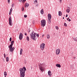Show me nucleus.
I'll use <instances>...</instances> for the list:
<instances>
[{"label":"nucleus","instance_id":"nucleus-1","mask_svg":"<svg viewBox=\"0 0 77 77\" xmlns=\"http://www.w3.org/2000/svg\"><path fill=\"white\" fill-rule=\"evenodd\" d=\"M19 71H20V77H24L25 76V72L26 71V67H23V68L20 69Z\"/></svg>","mask_w":77,"mask_h":77},{"label":"nucleus","instance_id":"nucleus-2","mask_svg":"<svg viewBox=\"0 0 77 77\" xmlns=\"http://www.w3.org/2000/svg\"><path fill=\"white\" fill-rule=\"evenodd\" d=\"M33 33H34V31H32V33H31L30 34L31 38L32 39L34 40V41H36V36H37L38 38H39V34H37L36 33H34L33 34Z\"/></svg>","mask_w":77,"mask_h":77},{"label":"nucleus","instance_id":"nucleus-3","mask_svg":"<svg viewBox=\"0 0 77 77\" xmlns=\"http://www.w3.org/2000/svg\"><path fill=\"white\" fill-rule=\"evenodd\" d=\"M38 66L40 70L41 71L43 72L44 69H45V68H44V64L43 63H39L38 64Z\"/></svg>","mask_w":77,"mask_h":77},{"label":"nucleus","instance_id":"nucleus-4","mask_svg":"<svg viewBox=\"0 0 77 77\" xmlns=\"http://www.w3.org/2000/svg\"><path fill=\"white\" fill-rule=\"evenodd\" d=\"M41 26L42 27H44L45 26V24L46 23V21L45 20L43 19L41 21Z\"/></svg>","mask_w":77,"mask_h":77},{"label":"nucleus","instance_id":"nucleus-5","mask_svg":"<svg viewBox=\"0 0 77 77\" xmlns=\"http://www.w3.org/2000/svg\"><path fill=\"white\" fill-rule=\"evenodd\" d=\"M12 45H10L9 46H8V48H10L9 51H11V52L12 53L13 52L15 49V48L14 47L12 48Z\"/></svg>","mask_w":77,"mask_h":77},{"label":"nucleus","instance_id":"nucleus-6","mask_svg":"<svg viewBox=\"0 0 77 77\" xmlns=\"http://www.w3.org/2000/svg\"><path fill=\"white\" fill-rule=\"evenodd\" d=\"M9 24L10 26H12V18H11V16H10L9 18Z\"/></svg>","mask_w":77,"mask_h":77},{"label":"nucleus","instance_id":"nucleus-7","mask_svg":"<svg viewBox=\"0 0 77 77\" xmlns=\"http://www.w3.org/2000/svg\"><path fill=\"white\" fill-rule=\"evenodd\" d=\"M45 48V44L42 43L40 45V48L42 50H44Z\"/></svg>","mask_w":77,"mask_h":77},{"label":"nucleus","instance_id":"nucleus-8","mask_svg":"<svg viewBox=\"0 0 77 77\" xmlns=\"http://www.w3.org/2000/svg\"><path fill=\"white\" fill-rule=\"evenodd\" d=\"M60 52V50L59 49H58L56 50V54L58 55L59 54Z\"/></svg>","mask_w":77,"mask_h":77},{"label":"nucleus","instance_id":"nucleus-9","mask_svg":"<svg viewBox=\"0 0 77 77\" xmlns=\"http://www.w3.org/2000/svg\"><path fill=\"white\" fill-rule=\"evenodd\" d=\"M23 37V35L22 34V33H20L19 35V38L20 40H22Z\"/></svg>","mask_w":77,"mask_h":77},{"label":"nucleus","instance_id":"nucleus-10","mask_svg":"<svg viewBox=\"0 0 77 77\" xmlns=\"http://www.w3.org/2000/svg\"><path fill=\"white\" fill-rule=\"evenodd\" d=\"M48 19L51 20V15L50 14H48Z\"/></svg>","mask_w":77,"mask_h":77},{"label":"nucleus","instance_id":"nucleus-11","mask_svg":"<svg viewBox=\"0 0 77 77\" xmlns=\"http://www.w3.org/2000/svg\"><path fill=\"white\" fill-rule=\"evenodd\" d=\"M48 74L50 77L51 76V71L49 70L48 72Z\"/></svg>","mask_w":77,"mask_h":77},{"label":"nucleus","instance_id":"nucleus-12","mask_svg":"<svg viewBox=\"0 0 77 77\" xmlns=\"http://www.w3.org/2000/svg\"><path fill=\"white\" fill-rule=\"evenodd\" d=\"M29 6V4L27 3H26L25 5H24L25 8H27Z\"/></svg>","mask_w":77,"mask_h":77},{"label":"nucleus","instance_id":"nucleus-13","mask_svg":"<svg viewBox=\"0 0 77 77\" xmlns=\"http://www.w3.org/2000/svg\"><path fill=\"white\" fill-rule=\"evenodd\" d=\"M58 14L59 16H62V13L60 11H59L58 12Z\"/></svg>","mask_w":77,"mask_h":77},{"label":"nucleus","instance_id":"nucleus-14","mask_svg":"<svg viewBox=\"0 0 77 77\" xmlns=\"http://www.w3.org/2000/svg\"><path fill=\"white\" fill-rule=\"evenodd\" d=\"M56 66L58 68H60V67H61V66H60V64H57L56 65Z\"/></svg>","mask_w":77,"mask_h":77},{"label":"nucleus","instance_id":"nucleus-15","mask_svg":"<svg viewBox=\"0 0 77 77\" xmlns=\"http://www.w3.org/2000/svg\"><path fill=\"white\" fill-rule=\"evenodd\" d=\"M20 55H21V54H22V53H23V49L21 48L20 49Z\"/></svg>","mask_w":77,"mask_h":77},{"label":"nucleus","instance_id":"nucleus-16","mask_svg":"<svg viewBox=\"0 0 77 77\" xmlns=\"http://www.w3.org/2000/svg\"><path fill=\"white\" fill-rule=\"evenodd\" d=\"M9 57H6V62H9Z\"/></svg>","mask_w":77,"mask_h":77},{"label":"nucleus","instance_id":"nucleus-17","mask_svg":"<svg viewBox=\"0 0 77 77\" xmlns=\"http://www.w3.org/2000/svg\"><path fill=\"white\" fill-rule=\"evenodd\" d=\"M66 12H68V13H69V12L70 11V10L69 9L67 8L66 10Z\"/></svg>","mask_w":77,"mask_h":77},{"label":"nucleus","instance_id":"nucleus-18","mask_svg":"<svg viewBox=\"0 0 77 77\" xmlns=\"http://www.w3.org/2000/svg\"><path fill=\"white\" fill-rule=\"evenodd\" d=\"M40 12L41 14H44V10H43V9H42Z\"/></svg>","mask_w":77,"mask_h":77},{"label":"nucleus","instance_id":"nucleus-19","mask_svg":"<svg viewBox=\"0 0 77 77\" xmlns=\"http://www.w3.org/2000/svg\"><path fill=\"white\" fill-rule=\"evenodd\" d=\"M73 39L74 41H77V37L76 38H73Z\"/></svg>","mask_w":77,"mask_h":77},{"label":"nucleus","instance_id":"nucleus-20","mask_svg":"<svg viewBox=\"0 0 77 77\" xmlns=\"http://www.w3.org/2000/svg\"><path fill=\"white\" fill-rule=\"evenodd\" d=\"M50 35L47 34V39H50Z\"/></svg>","mask_w":77,"mask_h":77},{"label":"nucleus","instance_id":"nucleus-21","mask_svg":"<svg viewBox=\"0 0 77 77\" xmlns=\"http://www.w3.org/2000/svg\"><path fill=\"white\" fill-rule=\"evenodd\" d=\"M14 43V41H12L11 42V45H13Z\"/></svg>","mask_w":77,"mask_h":77},{"label":"nucleus","instance_id":"nucleus-22","mask_svg":"<svg viewBox=\"0 0 77 77\" xmlns=\"http://www.w3.org/2000/svg\"><path fill=\"white\" fill-rule=\"evenodd\" d=\"M4 75L5 76H6V75H7V72H4Z\"/></svg>","mask_w":77,"mask_h":77},{"label":"nucleus","instance_id":"nucleus-23","mask_svg":"<svg viewBox=\"0 0 77 77\" xmlns=\"http://www.w3.org/2000/svg\"><path fill=\"white\" fill-rule=\"evenodd\" d=\"M48 24H50L51 23V19H48Z\"/></svg>","mask_w":77,"mask_h":77},{"label":"nucleus","instance_id":"nucleus-24","mask_svg":"<svg viewBox=\"0 0 77 77\" xmlns=\"http://www.w3.org/2000/svg\"><path fill=\"white\" fill-rule=\"evenodd\" d=\"M26 40H27V41H29V37L28 36H27Z\"/></svg>","mask_w":77,"mask_h":77},{"label":"nucleus","instance_id":"nucleus-25","mask_svg":"<svg viewBox=\"0 0 77 77\" xmlns=\"http://www.w3.org/2000/svg\"><path fill=\"white\" fill-rule=\"evenodd\" d=\"M24 10V7H23L22 8V11H23Z\"/></svg>","mask_w":77,"mask_h":77},{"label":"nucleus","instance_id":"nucleus-26","mask_svg":"<svg viewBox=\"0 0 77 77\" xmlns=\"http://www.w3.org/2000/svg\"><path fill=\"white\" fill-rule=\"evenodd\" d=\"M64 26H65L66 27H67V25L66 24V23H64Z\"/></svg>","mask_w":77,"mask_h":77},{"label":"nucleus","instance_id":"nucleus-27","mask_svg":"<svg viewBox=\"0 0 77 77\" xmlns=\"http://www.w3.org/2000/svg\"><path fill=\"white\" fill-rule=\"evenodd\" d=\"M55 28L57 30H58V29H59V27L57 26H56Z\"/></svg>","mask_w":77,"mask_h":77},{"label":"nucleus","instance_id":"nucleus-28","mask_svg":"<svg viewBox=\"0 0 77 77\" xmlns=\"http://www.w3.org/2000/svg\"><path fill=\"white\" fill-rule=\"evenodd\" d=\"M13 9H12V8H11L10 10V12H12Z\"/></svg>","mask_w":77,"mask_h":77},{"label":"nucleus","instance_id":"nucleus-29","mask_svg":"<svg viewBox=\"0 0 77 77\" xmlns=\"http://www.w3.org/2000/svg\"><path fill=\"white\" fill-rule=\"evenodd\" d=\"M14 4H12L11 5V6L12 8H14Z\"/></svg>","mask_w":77,"mask_h":77},{"label":"nucleus","instance_id":"nucleus-30","mask_svg":"<svg viewBox=\"0 0 77 77\" xmlns=\"http://www.w3.org/2000/svg\"><path fill=\"white\" fill-rule=\"evenodd\" d=\"M26 0H23L22 1V2H23V3H24V2H26Z\"/></svg>","mask_w":77,"mask_h":77},{"label":"nucleus","instance_id":"nucleus-31","mask_svg":"<svg viewBox=\"0 0 77 77\" xmlns=\"http://www.w3.org/2000/svg\"><path fill=\"white\" fill-rule=\"evenodd\" d=\"M27 15H24V18H27Z\"/></svg>","mask_w":77,"mask_h":77},{"label":"nucleus","instance_id":"nucleus-32","mask_svg":"<svg viewBox=\"0 0 77 77\" xmlns=\"http://www.w3.org/2000/svg\"><path fill=\"white\" fill-rule=\"evenodd\" d=\"M11 41H12V38L11 37L10 38V42H11Z\"/></svg>","mask_w":77,"mask_h":77},{"label":"nucleus","instance_id":"nucleus-33","mask_svg":"<svg viewBox=\"0 0 77 77\" xmlns=\"http://www.w3.org/2000/svg\"><path fill=\"white\" fill-rule=\"evenodd\" d=\"M4 58H6V54H4Z\"/></svg>","mask_w":77,"mask_h":77},{"label":"nucleus","instance_id":"nucleus-34","mask_svg":"<svg viewBox=\"0 0 77 77\" xmlns=\"http://www.w3.org/2000/svg\"><path fill=\"white\" fill-rule=\"evenodd\" d=\"M59 2L60 3H62V0H58Z\"/></svg>","mask_w":77,"mask_h":77},{"label":"nucleus","instance_id":"nucleus-35","mask_svg":"<svg viewBox=\"0 0 77 77\" xmlns=\"http://www.w3.org/2000/svg\"><path fill=\"white\" fill-rule=\"evenodd\" d=\"M11 13H12V12L11 11H10L9 13V15H11Z\"/></svg>","mask_w":77,"mask_h":77},{"label":"nucleus","instance_id":"nucleus-36","mask_svg":"<svg viewBox=\"0 0 77 77\" xmlns=\"http://www.w3.org/2000/svg\"><path fill=\"white\" fill-rule=\"evenodd\" d=\"M8 3H10V0H8Z\"/></svg>","mask_w":77,"mask_h":77},{"label":"nucleus","instance_id":"nucleus-37","mask_svg":"<svg viewBox=\"0 0 77 77\" xmlns=\"http://www.w3.org/2000/svg\"><path fill=\"white\" fill-rule=\"evenodd\" d=\"M67 9H70V8H69V7H67Z\"/></svg>","mask_w":77,"mask_h":77},{"label":"nucleus","instance_id":"nucleus-38","mask_svg":"<svg viewBox=\"0 0 77 77\" xmlns=\"http://www.w3.org/2000/svg\"><path fill=\"white\" fill-rule=\"evenodd\" d=\"M20 2H22V0H19Z\"/></svg>","mask_w":77,"mask_h":77},{"label":"nucleus","instance_id":"nucleus-39","mask_svg":"<svg viewBox=\"0 0 77 77\" xmlns=\"http://www.w3.org/2000/svg\"><path fill=\"white\" fill-rule=\"evenodd\" d=\"M70 21H71V20L70 19H69V20H68V21L69 22Z\"/></svg>","mask_w":77,"mask_h":77},{"label":"nucleus","instance_id":"nucleus-40","mask_svg":"<svg viewBox=\"0 0 77 77\" xmlns=\"http://www.w3.org/2000/svg\"><path fill=\"white\" fill-rule=\"evenodd\" d=\"M24 62H25L24 63H26V60H25V61H24Z\"/></svg>","mask_w":77,"mask_h":77},{"label":"nucleus","instance_id":"nucleus-41","mask_svg":"<svg viewBox=\"0 0 77 77\" xmlns=\"http://www.w3.org/2000/svg\"><path fill=\"white\" fill-rule=\"evenodd\" d=\"M32 23L33 24H34V23H35V22L34 21H32Z\"/></svg>","mask_w":77,"mask_h":77},{"label":"nucleus","instance_id":"nucleus-42","mask_svg":"<svg viewBox=\"0 0 77 77\" xmlns=\"http://www.w3.org/2000/svg\"><path fill=\"white\" fill-rule=\"evenodd\" d=\"M35 2L36 3H37V0H35Z\"/></svg>","mask_w":77,"mask_h":77},{"label":"nucleus","instance_id":"nucleus-43","mask_svg":"<svg viewBox=\"0 0 77 77\" xmlns=\"http://www.w3.org/2000/svg\"><path fill=\"white\" fill-rule=\"evenodd\" d=\"M25 35H27V33H24Z\"/></svg>","mask_w":77,"mask_h":77},{"label":"nucleus","instance_id":"nucleus-44","mask_svg":"<svg viewBox=\"0 0 77 77\" xmlns=\"http://www.w3.org/2000/svg\"><path fill=\"white\" fill-rule=\"evenodd\" d=\"M66 17H68V14H66Z\"/></svg>","mask_w":77,"mask_h":77},{"label":"nucleus","instance_id":"nucleus-45","mask_svg":"<svg viewBox=\"0 0 77 77\" xmlns=\"http://www.w3.org/2000/svg\"><path fill=\"white\" fill-rule=\"evenodd\" d=\"M43 36H44V35H42V38H43Z\"/></svg>","mask_w":77,"mask_h":77},{"label":"nucleus","instance_id":"nucleus-46","mask_svg":"<svg viewBox=\"0 0 77 77\" xmlns=\"http://www.w3.org/2000/svg\"><path fill=\"white\" fill-rule=\"evenodd\" d=\"M67 20L68 21V18H67Z\"/></svg>","mask_w":77,"mask_h":77},{"label":"nucleus","instance_id":"nucleus-47","mask_svg":"<svg viewBox=\"0 0 77 77\" xmlns=\"http://www.w3.org/2000/svg\"><path fill=\"white\" fill-rule=\"evenodd\" d=\"M63 19H64V17H63Z\"/></svg>","mask_w":77,"mask_h":77},{"label":"nucleus","instance_id":"nucleus-48","mask_svg":"<svg viewBox=\"0 0 77 77\" xmlns=\"http://www.w3.org/2000/svg\"><path fill=\"white\" fill-rule=\"evenodd\" d=\"M43 53H45V52L44 51V52H43Z\"/></svg>","mask_w":77,"mask_h":77},{"label":"nucleus","instance_id":"nucleus-49","mask_svg":"<svg viewBox=\"0 0 77 77\" xmlns=\"http://www.w3.org/2000/svg\"><path fill=\"white\" fill-rule=\"evenodd\" d=\"M68 19H69V18L68 17Z\"/></svg>","mask_w":77,"mask_h":77},{"label":"nucleus","instance_id":"nucleus-50","mask_svg":"<svg viewBox=\"0 0 77 77\" xmlns=\"http://www.w3.org/2000/svg\"><path fill=\"white\" fill-rule=\"evenodd\" d=\"M30 32V31H29V32Z\"/></svg>","mask_w":77,"mask_h":77},{"label":"nucleus","instance_id":"nucleus-51","mask_svg":"<svg viewBox=\"0 0 77 77\" xmlns=\"http://www.w3.org/2000/svg\"><path fill=\"white\" fill-rule=\"evenodd\" d=\"M37 6H38V4L37 5Z\"/></svg>","mask_w":77,"mask_h":77},{"label":"nucleus","instance_id":"nucleus-52","mask_svg":"<svg viewBox=\"0 0 77 77\" xmlns=\"http://www.w3.org/2000/svg\"><path fill=\"white\" fill-rule=\"evenodd\" d=\"M31 69H32V67H31Z\"/></svg>","mask_w":77,"mask_h":77},{"label":"nucleus","instance_id":"nucleus-53","mask_svg":"<svg viewBox=\"0 0 77 77\" xmlns=\"http://www.w3.org/2000/svg\"><path fill=\"white\" fill-rule=\"evenodd\" d=\"M7 56H8V54H7Z\"/></svg>","mask_w":77,"mask_h":77}]
</instances>
